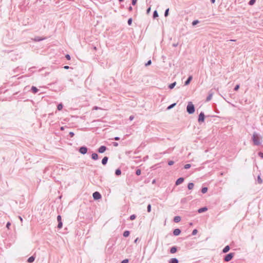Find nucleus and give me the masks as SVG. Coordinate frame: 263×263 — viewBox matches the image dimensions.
Here are the masks:
<instances>
[{
	"label": "nucleus",
	"mask_w": 263,
	"mask_h": 263,
	"mask_svg": "<svg viewBox=\"0 0 263 263\" xmlns=\"http://www.w3.org/2000/svg\"><path fill=\"white\" fill-rule=\"evenodd\" d=\"M228 41H230V42H235V41H236V40H229Z\"/></svg>",
	"instance_id": "57"
},
{
	"label": "nucleus",
	"mask_w": 263,
	"mask_h": 263,
	"mask_svg": "<svg viewBox=\"0 0 263 263\" xmlns=\"http://www.w3.org/2000/svg\"><path fill=\"white\" fill-rule=\"evenodd\" d=\"M20 220H21V221H22V220H23V219H22V218L21 217H20Z\"/></svg>",
	"instance_id": "64"
},
{
	"label": "nucleus",
	"mask_w": 263,
	"mask_h": 263,
	"mask_svg": "<svg viewBox=\"0 0 263 263\" xmlns=\"http://www.w3.org/2000/svg\"><path fill=\"white\" fill-rule=\"evenodd\" d=\"M34 260H35V257H34L33 256H31L28 258L27 261L28 262L31 263V262H33L34 261Z\"/></svg>",
	"instance_id": "23"
},
{
	"label": "nucleus",
	"mask_w": 263,
	"mask_h": 263,
	"mask_svg": "<svg viewBox=\"0 0 263 263\" xmlns=\"http://www.w3.org/2000/svg\"><path fill=\"white\" fill-rule=\"evenodd\" d=\"M257 182L259 184H261L262 183V180L261 179L260 176H258L257 177Z\"/></svg>",
	"instance_id": "36"
},
{
	"label": "nucleus",
	"mask_w": 263,
	"mask_h": 263,
	"mask_svg": "<svg viewBox=\"0 0 263 263\" xmlns=\"http://www.w3.org/2000/svg\"><path fill=\"white\" fill-rule=\"evenodd\" d=\"M181 220V217L179 216H176L174 218V221L176 223L180 222Z\"/></svg>",
	"instance_id": "22"
},
{
	"label": "nucleus",
	"mask_w": 263,
	"mask_h": 263,
	"mask_svg": "<svg viewBox=\"0 0 263 263\" xmlns=\"http://www.w3.org/2000/svg\"><path fill=\"white\" fill-rule=\"evenodd\" d=\"M112 144L114 146H118V143L117 142H114L112 143Z\"/></svg>",
	"instance_id": "52"
},
{
	"label": "nucleus",
	"mask_w": 263,
	"mask_h": 263,
	"mask_svg": "<svg viewBox=\"0 0 263 263\" xmlns=\"http://www.w3.org/2000/svg\"><path fill=\"white\" fill-rule=\"evenodd\" d=\"M69 135L70 136V137H73L74 135V133L72 132H70L69 133Z\"/></svg>",
	"instance_id": "48"
},
{
	"label": "nucleus",
	"mask_w": 263,
	"mask_h": 263,
	"mask_svg": "<svg viewBox=\"0 0 263 263\" xmlns=\"http://www.w3.org/2000/svg\"><path fill=\"white\" fill-rule=\"evenodd\" d=\"M230 249V247L229 246L227 245L222 250V253H227L229 251Z\"/></svg>",
	"instance_id": "20"
},
{
	"label": "nucleus",
	"mask_w": 263,
	"mask_h": 263,
	"mask_svg": "<svg viewBox=\"0 0 263 263\" xmlns=\"http://www.w3.org/2000/svg\"><path fill=\"white\" fill-rule=\"evenodd\" d=\"M88 148L86 146H83L79 148V152L85 155L87 153Z\"/></svg>",
	"instance_id": "5"
},
{
	"label": "nucleus",
	"mask_w": 263,
	"mask_h": 263,
	"mask_svg": "<svg viewBox=\"0 0 263 263\" xmlns=\"http://www.w3.org/2000/svg\"><path fill=\"white\" fill-rule=\"evenodd\" d=\"M134 117L133 116H130L129 117V119L130 121H132V120H133L134 119Z\"/></svg>",
	"instance_id": "53"
},
{
	"label": "nucleus",
	"mask_w": 263,
	"mask_h": 263,
	"mask_svg": "<svg viewBox=\"0 0 263 263\" xmlns=\"http://www.w3.org/2000/svg\"><path fill=\"white\" fill-rule=\"evenodd\" d=\"M63 105L62 103H60L57 106V109L58 110H61L63 108Z\"/></svg>",
	"instance_id": "31"
},
{
	"label": "nucleus",
	"mask_w": 263,
	"mask_h": 263,
	"mask_svg": "<svg viewBox=\"0 0 263 263\" xmlns=\"http://www.w3.org/2000/svg\"><path fill=\"white\" fill-rule=\"evenodd\" d=\"M191 165L190 164H186L184 165V168L185 169H189L191 167Z\"/></svg>",
	"instance_id": "39"
},
{
	"label": "nucleus",
	"mask_w": 263,
	"mask_h": 263,
	"mask_svg": "<svg viewBox=\"0 0 263 263\" xmlns=\"http://www.w3.org/2000/svg\"><path fill=\"white\" fill-rule=\"evenodd\" d=\"M92 197L95 200H99L101 198L102 196L98 192H95L92 194Z\"/></svg>",
	"instance_id": "7"
},
{
	"label": "nucleus",
	"mask_w": 263,
	"mask_h": 263,
	"mask_svg": "<svg viewBox=\"0 0 263 263\" xmlns=\"http://www.w3.org/2000/svg\"><path fill=\"white\" fill-rule=\"evenodd\" d=\"M64 68L65 69H68L69 68H71L72 69V68L71 67H70L69 66H64Z\"/></svg>",
	"instance_id": "51"
},
{
	"label": "nucleus",
	"mask_w": 263,
	"mask_h": 263,
	"mask_svg": "<svg viewBox=\"0 0 263 263\" xmlns=\"http://www.w3.org/2000/svg\"><path fill=\"white\" fill-rule=\"evenodd\" d=\"M152 64V61L151 60H148L145 64V66H148Z\"/></svg>",
	"instance_id": "43"
},
{
	"label": "nucleus",
	"mask_w": 263,
	"mask_h": 263,
	"mask_svg": "<svg viewBox=\"0 0 263 263\" xmlns=\"http://www.w3.org/2000/svg\"><path fill=\"white\" fill-rule=\"evenodd\" d=\"M256 2V0H250L249 2V5L250 6L253 5Z\"/></svg>",
	"instance_id": "35"
},
{
	"label": "nucleus",
	"mask_w": 263,
	"mask_h": 263,
	"mask_svg": "<svg viewBox=\"0 0 263 263\" xmlns=\"http://www.w3.org/2000/svg\"><path fill=\"white\" fill-rule=\"evenodd\" d=\"M65 58L67 60H70L71 59L70 55L68 54H66Z\"/></svg>",
	"instance_id": "45"
},
{
	"label": "nucleus",
	"mask_w": 263,
	"mask_h": 263,
	"mask_svg": "<svg viewBox=\"0 0 263 263\" xmlns=\"http://www.w3.org/2000/svg\"><path fill=\"white\" fill-rule=\"evenodd\" d=\"M235 253H230L227 254L223 258L224 261L225 262H229V261L232 259Z\"/></svg>",
	"instance_id": "3"
},
{
	"label": "nucleus",
	"mask_w": 263,
	"mask_h": 263,
	"mask_svg": "<svg viewBox=\"0 0 263 263\" xmlns=\"http://www.w3.org/2000/svg\"><path fill=\"white\" fill-rule=\"evenodd\" d=\"M239 87H240V85H239V84H237V85L235 86V87H234V91H237V90L239 89Z\"/></svg>",
	"instance_id": "41"
},
{
	"label": "nucleus",
	"mask_w": 263,
	"mask_h": 263,
	"mask_svg": "<svg viewBox=\"0 0 263 263\" xmlns=\"http://www.w3.org/2000/svg\"><path fill=\"white\" fill-rule=\"evenodd\" d=\"M94 109H98V107L95 106V107H94Z\"/></svg>",
	"instance_id": "62"
},
{
	"label": "nucleus",
	"mask_w": 263,
	"mask_h": 263,
	"mask_svg": "<svg viewBox=\"0 0 263 263\" xmlns=\"http://www.w3.org/2000/svg\"><path fill=\"white\" fill-rule=\"evenodd\" d=\"M141 171L140 169L138 168L136 170L135 173H136V175L139 176L141 174Z\"/></svg>",
	"instance_id": "33"
},
{
	"label": "nucleus",
	"mask_w": 263,
	"mask_h": 263,
	"mask_svg": "<svg viewBox=\"0 0 263 263\" xmlns=\"http://www.w3.org/2000/svg\"><path fill=\"white\" fill-rule=\"evenodd\" d=\"M128 262H129L128 259H125L121 262V263H128Z\"/></svg>",
	"instance_id": "44"
},
{
	"label": "nucleus",
	"mask_w": 263,
	"mask_h": 263,
	"mask_svg": "<svg viewBox=\"0 0 263 263\" xmlns=\"http://www.w3.org/2000/svg\"><path fill=\"white\" fill-rule=\"evenodd\" d=\"M57 221L58 222V224L57 228L59 229H60L62 228V226H63V223L62 221V217L61 215H58L57 216Z\"/></svg>",
	"instance_id": "6"
},
{
	"label": "nucleus",
	"mask_w": 263,
	"mask_h": 263,
	"mask_svg": "<svg viewBox=\"0 0 263 263\" xmlns=\"http://www.w3.org/2000/svg\"><path fill=\"white\" fill-rule=\"evenodd\" d=\"M252 139L255 145H259L261 144L260 138L259 135L254 132L253 134Z\"/></svg>",
	"instance_id": "1"
},
{
	"label": "nucleus",
	"mask_w": 263,
	"mask_h": 263,
	"mask_svg": "<svg viewBox=\"0 0 263 263\" xmlns=\"http://www.w3.org/2000/svg\"><path fill=\"white\" fill-rule=\"evenodd\" d=\"M194 186V184L192 182H190L187 184V188L189 190H192Z\"/></svg>",
	"instance_id": "24"
},
{
	"label": "nucleus",
	"mask_w": 263,
	"mask_h": 263,
	"mask_svg": "<svg viewBox=\"0 0 263 263\" xmlns=\"http://www.w3.org/2000/svg\"><path fill=\"white\" fill-rule=\"evenodd\" d=\"M193 79L192 76H190L184 82V85H188Z\"/></svg>",
	"instance_id": "12"
},
{
	"label": "nucleus",
	"mask_w": 263,
	"mask_h": 263,
	"mask_svg": "<svg viewBox=\"0 0 263 263\" xmlns=\"http://www.w3.org/2000/svg\"><path fill=\"white\" fill-rule=\"evenodd\" d=\"M31 90L33 93H36L39 91V89L34 86H32L31 88Z\"/></svg>",
	"instance_id": "21"
},
{
	"label": "nucleus",
	"mask_w": 263,
	"mask_h": 263,
	"mask_svg": "<svg viewBox=\"0 0 263 263\" xmlns=\"http://www.w3.org/2000/svg\"><path fill=\"white\" fill-rule=\"evenodd\" d=\"M137 240H138V238H136L135 240V242H136L137 241Z\"/></svg>",
	"instance_id": "61"
},
{
	"label": "nucleus",
	"mask_w": 263,
	"mask_h": 263,
	"mask_svg": "<svg viewBox=\"0 0 263 263\" xmlns=\"http://www.w3.org/2000/svg\"><path fill=\"white\" fill-rule=\"evenodd\" d=\"M205 120V115L203 112H201L198 116V121L199 123L204 122Z\"/></svg>",
	"instance_id": "4"
},
{
	"label": "nucleus",
	"mask_w": 263,
	"mask_h": 263,
	"mask_svg": "<svg viewBox=\"0 0 263 263\" xmlns=\"http://www.w3.org/2000/svg\"><path fill=\"white\" fill-rule=\"evenodd\" d=\"M181 231L179 229H175L173 231V235L174 236H178L181 233Z\"/></svg>",
	"instance_id": "11"
},
{
	"label": "nucleus",
	"mask_w": 263,
	"mask_h": 263,
	"mask_svg": "<svg viewBox=\"0 0 263 263\" xmlns=\"http://www.w3.org/2000/svg\"><path fill=\"white\" fill-rule=\"evenodd\" d=\"M91 158L93 160H97L98 159V155L96 153H93L91 154Z\"/></svg>",
	"instance_id": "16"
},
{
	"label": "nucleus",
	"mask_w": 263,
	"mask_h": 263,
	"mask_svg": "<svg viewBox=\"0 0 263 263\" xmlns=\"http://www.w3.org/2000/svg\"><path fill=\"white\" fill-rule=\"evenodd\" d=\"M174 162L172 160H170L168 162V164L169 165H172L173 164H174Z\"/></svg>",
	"instance_id": "47"
},
{
	"label": "nucleus",
	"mask_w": 263,
	"mask_h": 263,
	"mask_svg": "<svg viewBox=\"0 0 263 263\" xmlns=\"http://www.w3.org/2000/svg\"><path fill=\"white\" fill-rule=\"evenodd\" d=\"M121 174V171L120 168H118L115 171V175L116 176H120Z\"/></svg>",
	"instance_id": "27"
},
{
	"label": "nucleus",
	"mask_w": 263,
	"mask_h": 263,
	"mask_svg": "<svg viewBox=\"0 0 263 263\" xmlns=\"http://www.w3.org/2000/svg\"><path fill=\"white\" fill-rule=\"evenodd\" d=\"M128 10H129V11H132V10H133V8H132V6H129V7H128Z\"/></svg>",
	"instance_id": "55"
},
{
	"label": "nucleus",
	"mask_w": 263,
	"mask_h": 263,
	"mask_svg": "<svg viewBox=\"0 0 263 263\" xmlns=\"http://www.w3.org/2000/svg\"><path fill=\"white\" fill-rule=\"evenodd\" d=\"M208 190V189L207 187H202L201 191L202 193L205 194V193L207 192Z\"/></svg>",
	"instance_id": "30"
},
{
	"label": "nucleus",
	"mask_w": 263,
	"mask_h": 263,
	"mask_svg": "<svg viewBox=\"0 0 263 263\" xmlns=\"http://www.w3.org/2000/svg\"><path fill=\"white\" fill-rule=\"evenodd\" d=\"M136 218V215L135 214H133L130 216L129 219L131 220H133L135 219Z\"/></svg>",
	"instance_id": "34"
},
{
	"label": "nucleus",
	"mask_w": 263,
	"mask_h": 263,
	"mask_svg": "<svg viewBox=\"0 0 263 263\" xmlns=\"http://www.w3.org/2000/svg\"><path fill=\"white\" fill-rule=\"evenodd\" d=\"M137 2V0H132V4L133 5H135Z\"/></svg>",
	"instance_id": "49"
},
{
	"label": "nucleus",
	"mask_w": 263,
	"mask_h": 263,
	"mask_svg": "<svg viewBox=\"0 0 263 263\" xmlns=\"http://www.w3.org/2000/svg\"><path fill=\"white\" fill-rule=\"evenodd\" d=\"M132 22H133V19L132 18H129L128 21H127V24L128 25H131L132 24Z\"/></svg>",
	"instance_id": "40"
},
{
	"label": "nucleus",
	"mask_w": 263,
	"mask_h": 263,
	"mask_svg": "<svg viewBox=\"0 0 263 263\" xmlns=\"http://www.w3.org/2000/svg\"><path fill=\"white\" fill-rule=\"evenodd\" d=\"M213 95V92H212V91L211 90L209 92L208 96L206 97V101H207V102L210 101L212 99Z\"/></svg>",
	"instance_id": "15"
},
{
	"label": "nucleus",
	"mask_w": 263,
	"mask_h": 263,
	"mask_svg": "<svg viewBox=\"0 0 263 263\" xmlns=\"http://www.w3.org/2000/svg\"><path fill=\"white\" fill-rule=\"evenodd\" d=\"M155 181H155V179H154V180H153V181H152V183H153V184H154V183H155Z\"/></svg>",
	"instance_id": "60"
},
{
	"label": "nucleus",
	"mask_w": 263,
	"mask_h": 263,
	"mask_svg": "<svg viewBox=\"0 0 263 263\" xmlns=\"http://www.w3.org/2000/svg\"><path fill=\"white\" fill-rule=\"evenodd\" d=\"M107 149V148L106 146L102 145L97 149V152L99 153L102 154L104 153Z\"/></svg>",
	"instance_id": "8"
},
{
	"label": "nucleus",
	"mask_w": 263,
	"mask_h": 263,
	"mask_svg": "<svg viewBox=\"0 0 263 263\" xmlns=\"http://www.w3.org/2000/svg\"><path fill=\"white\" fill-rule=\"evenodd\" d=\"M158 13L157 10H155L153 12V18H156L158 17Z\"/></svg>",
	"instance_id": "28"
},
{
	"label": "nucleus",
	"mask_w": 263,
	"mask_h": 263,
	"mask_svg": "<svg viewBox=\"0 0 263 263\" xmlns=\"http://www.w3.org/2000/svg\"><path fill=\"white\" fill-rule=\"evenodd\" d=\"M208 210V208L206 206L202 207L201 208H200L198 210V212L199 213H201L203 212H204Z\"/></svg>",
	"instance_id": "18"
},
{
	"label": "nucleus",
	"mask_w": 263,
	"mask_h": 263,
	"mask_svg": "<svg viewBox=\"0 0 263 263\" xmlns=\"http://www.w3.org/2000/svg\"><path fill=\"white\" fill-rule=\"evenodd\" d=\"M197 232H198L197 230V229H194V230H193V231H192V235H196V234L197 233Z\"/></svg>",
	"instance_id": "42"
},
{
	"label": "nucleus",
	"mask_w": 263,
	"mask_h": 263,
	"mask_svg": "<svg viewBox=\"0 0 263 263\" xmlns=\"http://www.w3.org/2000/svg\"><path fill=\"white\" fill-rule=\"evenodd\" d=\"M46 38L45 37H40V36H35L34 39H33V41H34L35 42H40V41H43L44 40H45Z\"/></svg>",
	"instance_id": "17"
},
{
	"label": "nucleus",
	"mask_w": 263,
	"mask_h": 263,
	"mask_svg": "<svg viewBox=\"0 0 263 263\" xmlns=\"http://www.w3.org/2000/svg\"><path fill=\"white\" fill-rule=\"evenodd\" d=\"M129 234L130 232L129 231L126 230L123 232V236L125 237H127L129 235Z\"/></svg>",
	"instance_id": "25"
},
{
	"label": "nucleus",
	"mask_w": 263,
	"mask_h": 263,
	"mask_svg": "<svg viewBox=\"0 0 263 263\" xmlns=\"http://www.w3.org/2000/svg\"><path fill=\"white\" fill-rule=\"evenodd\" d=\"M192 196H189L187 197L183 198L181 199L180 202L182 204H184V203H186L188 200L192 199Z\"/></svg>",
	"instance_id": "9"
},
{
	"label": "nucleus",
	"mask_w": 263,
	"mask_h": 263,
	"mask_svg": "<svg viewBox=\"0 0 263 263\" xmlns=\"http://www.w3.org/2000/svg\"><path fill=\"white\" fill-rule=\"evenodd\" d=\"M151 204H148L147 206V211L148 213L151 212Z\"/></svg>",
	"instance_id": "38"
},
{
	"label": "nucleus",
	"mask_w": 263,
	"mask_h": 263,
	"mask_svg": "<svg viewBox=\"0 0 263 263\" xmlns=\"http://www.w3.org/2000/svg\"><path fill=\"white\" fill-rule=\"evenodd\" d=\"M11 226V223L10 222H8L6 224V228L8 229H10V226Z\"/></svg>",
	"instance_id": "46"
},
{
	"label": "nucleus",
	"mask_w": 263,
	"mask_h": 263,
	"mask_svg": "<svg viewBox=\"0 0 263 263\" xmlns=\"http://www.w3.org/2000/svg\"><path fill=\"white\" fill-rule=\"evenodd\" d=\"M176 105V103H173L172 104H171L170 105H169L166 109L167 110H170L171 109L173 108L174 106H175Z\"/></svg>",
	"instance_id": "29"
},
{
	"label": "nucleus",
	"mask_w": 263,
	"mask_h": 263,
	"mask_svg": "<svg viewBox=\"0 0 263 263\" xmlns=\"http://www.w3.org/2000/svg\"><path fill=\"white\" fill-rule=\"evenodd\" d=\"M120 2H123L124 0H118Z\"/></svg>",
	"instance_id": "63"
},
{
	"label": "nucleus",
	"mask_w": 263,
	"mask_h": 263,
	"mask_svg": "<svg viewBox=\"0 0 263 263\" xmlns=\"http://www.w3.org/2000/svg\"><path fill=\"white\" fill-rule=\"evenodd\" d=\"M211 2L212 4H214L215 2V0H211Z\"/></svg>",
	"instance_id": "58"
},
{
	"label": "nucleus",
	"mask_w": 263,
	"mask_h": 263,
	"mask_svg": "<svg viewBox=\"0 0 263 263\" xmlns=\"http://www.w3.org/2000/svg\"><path fill=\"white\" fill-rule=\"evenodd\" d=\"M178 43H174L173 44V46L176 47H177L178 46Z\"/></svg>",
	"instance_id": "56"
},
{
	"label": "nucleus",
	"mask_w": 263,
	"mask_h": 263,
	"mask_svg": "<svg viewBox=\"0 0 263 263\" xmlns=\"http://www.w3.org/2000/svg\"><path fill=\"white\" fill-rule=\"evenodd\" d=\"M184 180V178L183 177H180L178 179H177V180L175 182V185H178L182 183Z\"/></svg>",
	"instance_id": "10"
},
{
	"label": "nucleus",
	"mask_w": 263,
	"mask_h": 263,
	"mask_svg": "<svg viewBox=\"0 0 263 263\" xmlns=\"http://www.w3.org/2000/svg\"><path fill=\"white\" fill-rule=\"evenodd\" d=\"M60 129L61 130H63L64 129V127L63 126L61 127Z\"/></svg>",
	"instance_id": "59"
},
{
	"label": "nucleus",
	"mask_w": 263,
	"mask_h": 263,
	"mask_svg": "<svg viewBox=\"0 0 263 263\" xmlns=\"http://www.w3.org/2000/svg\"><path fill=\"white\" fill-rule=\"evenodd\" d=\"M176 85V82H174L171 84H170L169 85H168V88L170 89H172L173 88H174V87L175 86V85Z\"/></svg>",
	"instance_id": "26"
},
{
	"label": "nucleus",
	"mask_w": 263,
	"mask_h": 263,
	"mask_svg": "<svg viewBox=\"0 0 263 263\" xmlns=\"http://www.w3.org/2000/svg\"><path fill=\"white\" fill-rule=\"evenodd\" d=\"M108 157H107V156H105L102 160V164L103 165H105L107 163V161H108Z\"/></svg>",
	"instance_id": "14"
},
{
	"label": "nucleus",
	"mask_w": 263,
	"mask_h": 263,
	"mask_svg": "<svg viewBox=\"0 0 263 263\" xmlns=\"http://www.w3.org/2000/svg\"><path fill=\"white\" fill-rule=\"evenodd\" d=\"M169 263H179V260L176 258H172L168 261Z\"/></svg>",
	"instance_id": "19"
},
{
	"label": "nucleus",
	"mask_w": 263,
	"mask_h": 263,
	"mask_svg": "<svg viewBox=\"0 0 263 263\" xmlns=\"http://www.w3.org/2000/svg\"><path fill=\"white\" fill-rule=\"evenodd\" d=\"M195 109L194 104L192 102H189L186 106V111L189 114H193L195 112Z\"/></svg>",
	"instance_id": "2"
},
{
	"label": "nucleus",
	"mask_w": 263,
	"mask_h": 263,
	"mask_svg": "<svg viewBox=\"0 0 263 263\" xmlns=\"http://www.w3.org/2000/svg\"><path fill=\"white\" fill-rule=\"evenodd\" d=\"M168 12H169V8H167L165 10V11L164 12L165 17H167L168 15Z\"/></svg>",
	"instance_id": "37"
},
{
	"label": "nucleus",
	"mask_w": 263,
	"mask_h": 263,
	"mask_svg": "<svg viewBox=\"0 0 263 263\" xmlns=\"http://www.w3.org/2000/svg\"><path fill=\"white\" fill-rule=\"evenodd\" d=\"M114 139L115 140L117 141V140H120V138H119V137H115V138H114Z\"/></svg>",
	"instance_id": "54"
},
{
	"label": "nucleus",
	"mask_w": 263,
	"mask_h": 263,
	"mask_svg": "<svg viewBox=\"0 0 263 263\" xmlns=\"http://www.w3.org/2000/svg\"><path fill=\"white\" fill-rule=\"evenodd\" d=\"M151 7H148L146 10V13L148 14L151 11Z\"/></svg>",
	"instance_id": "50"
},
{
	"label": "nucleus",
	"mask_w": 263,
	"mask_h": 263,
	"mask_svg": "<svg viewBox=\"0 0 263 263\" xmlns=\"http://www.w3.org/2000/svg\"><path fill=\"white\" fill-rule=\"evenodd\" d=\"M177 251V247L173 246L170 249V253L171 254H174Z\"/></svg>",
	"instance_id": "13"
},
{
	"label": "nucleus",
	"mask_w": 263,
	"mask_h": 263,
	"mask_svg": "<svg viewBox=\"0 0 263 263\" xmlns=\"http://www.w3.org/2000/svg\"><path fill=\"white\" fill-rule=\"evenodd\" d=\"M199 23V21L197 20H194L192 22V24L193 26H195Z\"/></svg>",
	"instance_id": "32"
}]
</instances>
